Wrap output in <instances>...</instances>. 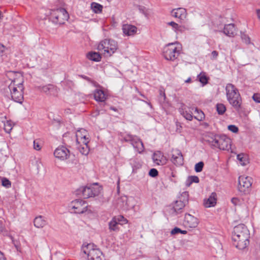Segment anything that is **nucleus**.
Listing matches in <instances>:
<instances>
[{
    "mask_svg": "<svg viewBox=\"0 0 260 260\" xmlns=\"http://www.w3.org/2000/svg\"><path fill=\"white\" fill-rule=\"evenodd\" d=\"M256 12L258 18L260 19V9H257Z\"/></svg>",
    "mask_w": 260,
    "mask_h": 260,
    "instance_id": "56",
    "label": "nucleus"
},
{
    "mask_svg": "<svg viewBox=\"0 0 260 260\" xmlns=\"http://www.w3.org/2000/svg\"><path fill=\"white\" fill-rule=\"evenodd\" d=\"M82 145L78 144L77 148L80 153L85 155H87L89 152V148L88 146V143H82Z\"/></svg>",
    "mask_w": 260,
    "mask_h": 260,
    "instance_id": "30",
    "label": "nucleus"
},
{
    "mask_svg": "<svg viewBox=\"0 0 260 260\" xmlns=\"http://www.w3.org/2000/svg\"><path fill=\"white\" fill-rule=\"evenodd\" d=\"M159 94L160 96H162L164 97V99H166V95L164 90H163L162 89H160Z\"/></svg>",
    "mask_w": 260,
    "mask_h": 260,
    "instance_id": "55",
    "label": "nucleus"
},
{
    "mask_svg": "<svg viewBox=\"0 0 260 260\" xmlns=\"http://www.w3.org/2000/svg\"><path fill=\"white\" fill-rule=\"evenodd\" d=\"M150 106H151V105L150 104V103H149L148 104Z\"/></svg>",
    "mask_w": 260,
    "mask_h": 260,
    "instance_id": "63",
    "label": "nucleus"
},
{
    "mask_svg": "<svg viewBox=\"0 0 260 260\" xmlns=\"http://www.w3.org/2000/svg\"><path fill=\"white\" fill-rule=\"evenodd\" d=\"M113 217L116 218L115 220L118 222L119 224L123 225L128 222L127 219L122 215L115 216Z\"/></svg>",
    "mask_w": 260,
    "mask_h": 260,
    "instance_id": "37",
    "label": "nucleus"
},
{
    "mask_svg": "<svg viewBox=\"0 0 260 260\" xmlns=\"http://www.w3.org/2000/svg\"><path fill=\"white\" fill-rule=\"evenodd\" d=\"M110 109H111V110H113L114 111H117V109L115 107H110Z\"/></svg>",
    "mask_w": 260,
    "mask_h": 260,
    "instance_id": "60",
    "label": "nucleus"
},
{
    "mask_svg": "<svg viewBox=\"0 0 260 260\" xmlns=\"http://www.w3.org/2000/svg\"><path fill=\"white\" fill-rule=\"evenodd\" d=\"M231 202L235 206H236L240 204V201L237 198H233L231 199Z\"/></svg>",
    "mask_w": 260,
    "mask_h": 260,
    "instance_id": "50",
    "label": "nucleus"
},
{
    "mask_svg": "<svg viewBox=\"0 0 260 260\" xmlns=\"http://www.w3.org/2000/svg\"><path fill=\"white\" fill-rule=\"evenodd\" d=\"M88 59L94 61H99L101 59V56L98 52H89L86 55Z\"/></svg>",
    "mask_w": 260,
    "mask_h": 260,
    "instance_id": "29",
    "label": "nucleus"
},
{
    "mask_svg": "<svg viewBox=\"0 0 260 260\" xmlns=\"http://www.w3.org/2000/svg\"><path fill=\"white\" fill-rule=\"evenodd\" d=\"M94 99L98 102H104L106 100V94L102 89H96L94 92Z\"/></svg>",
    "mask_w": 260,
    "mask_h": 260,
    "instance_id": "26",
    "label": "nucleus"
},
{
    "mask_svg": "<svg viewBox=\"0 0 260 260\" xmlns=\"http://www.w3.org/2000/svg\"><path fill=\"white\" fill-rule=\"evenodd\" d=\"M237 157L242 165H246L247 160L244 157L243 155L242 154L237 155Z\"/></svg>",
    "mask_w": 260,
    "mask_h": 260,
    "instance_id": "43",
    "label": "nucleus"
},
{
    "mask_svg": "<svg viewBox=\"0 0 260 260\" xmlns=\"http://www.w3.org/2000/svg\"><path fill=\"white\" fill-rule=\"evenodd\" d=\"M249 231L244 224H239L234 228L232 233L233 244L239 249H244L249 244Z\"/></svg>",
    "mask_w": 260,
    "mask_h": 260,
    "instance_id": "1",
    "label": "nucleus"
},
{
    "mask_svg": "<svg viewBox=\"0 0 260 260\" xmlns=\"http://www.w3.org/2000/svg\"><path fill=\"white\" fill-rule=\"evenodd\" d=\"M123 140L126 142L130 143L139 153L143 152L144 150V145L138 137L127 134L124 137Z\"/></svg>",
    "mask_w": 260,
    "mask_h": 260,
    "instance_id": "11",
    "label": "nucleus"
},
{
    "mask_svg": "<svg viewBox=\"0 0 260 260\" xmlns=\"http://www.w3.org/2000/svg\"><path fill=\"white\" fill-rule=\"evenodd\" d=\"M0 260H6L4 258L3 254L0 251Z\"/></svg>",
    "mask_w": 260,
    "mask_h": 260,
    "instance_id": "57",
    "label": "nucleus"
},
{
    "mask_svg": "<svg viewBox=\"0 0 260 260\" xmlns=\"http://www.w3.org/2000/svg\"><path fill=\"white\" fill-rule=\"evenodd\" d=\"M139 7V11L143 13V14H145V8L144 7H142V6H138Z\"/></svg>",
    "mask_w": 260,
    "mask_h": 260,
    "instance_id": "54",
    "label": "nucleus"
},
{
    "mask_svg": "<svg viewBox=\"0 0 260 260\" xmlns=\"http://www.w3.org/2000/svg\"><path fill=\"white\" fill-rule=\"evenodd\" d=\"M123 32L127 36H133L135 35L137 30V28L131 24H125L122 26Z\"/></svg>",
    "mask_w": 260,
    "mask_h": 260,
    "instance_id": "23",
    "label": "nucleus"
},
{
    "mask_svg": "<svg viewBox=\"0 0 260 260\" xmlns=\"http://www.w3.org/2000/svg\"><path fill=\"white\" fill-rule=\"evenodd\" d=\"M216 204V193L212 192L208 199L204 200V205L206 208L214 206Z\"/></svg>",
    "mask_w": 260,
    "mask_h": 260,
    "instance_id": "24",
    "label": "nucleus"
},
{
    "mask_svg": "<svg viewBox=\"0 0 260 260\" xmlns=\"http://www.w3.org/2000/svg\"><path fill=\"white\" fill-rule=\"evenodd\" d=\"M167 24L171 26L173 29L177 33L178 32H182L183 30V27L182 26L179 25L178 24L174 21L168 22L167 23Z\"/></svg>",
    "mask_w": 260,
    "mask_h": 260,
    "instance_id": "31",
    "label": "nucleus"
},
{
    "mask_svg": "<svg viewBox=\"0 0 260 260\" xmlns=\"http://www.w3.org/2000/svg\"><path fill=\"white\" fill-rule=\"evenodd\" d=\"M34 224L37 228H43L48 224V222L44 217L40 215L34 219Z\"/></svg>",
    "mask_w": 260,
    "mask_h": 260,
    "instance_id": "25",
    "label": "nucleus"
},
{
    "mask_svg": "<svg viewBox=\"0 0 260 260\" xmlns=\"http://www.w3.org/2000/svg\"><path fill=\"white\" fill-rule=\"evenodd\" d=\"M252 99L255 102L257 103H260V94L254 93L253 95Z\"/></svg>",
    "mask_w": 260,
    "mask_h": 260,
    "instance_id": "46",
    "label": "nucleus"
},
{
    "mask_svg": "<svg viewBox=\"0 0 260 260\" xmlns=\"http://www.w3.org/2000/svg\"><path fill=\"white\" fill-rule=\"evenodd\" d=\"M79 76L84 80L87 81L88 82L91 83L95 87H100V85L98 83H97L96 81L92 80L91 78H89L88 77L84 75H80Z\"/></svg>",
    "mask_w": 260,
    "mask_h": 260,
    "instance_id": "38",
    "label": "nucleus"
},
{
    "mask_svg": "<svg viewBox=\"0 0 260 260\" xmlns=\"http://www.w3.org/2000/svg\"><path fill=\"white\" fill-rule=\"evenodd\" d=\"M149 175L152 177H156L158 175V172L156 169H151L149 172Z\"/></svg>",
    "mask_w": 260,
    "mask_h": 260,
    "instance_id": "44",
    "label": "nucleus"
},
{
    "mask_svg": "<svg viewBox=\"0 0 260 260\" xmlns=\"http://www.w3.org/2000/svg\"><path fill=\"white\" fill-rule=\"evenodd\" d=\"M6 233V228L3 222L0 221V234H5Z\"/></svg>",
    "mask_w": 260,
    "mask_h": 260,
    "instance_id": "47",
    "label": "nucleus"
},
{
    "mask_svg": "<svg viewBox=\"0 0 260 260\" xmlns=\"http://www.w3.org/2000/svg\"><path fill=\"white\" fill-rule=\"evenodd\" d=\"M204 164L203 161H200L195 165L194 170L196 172H201L203 169Z\"/></svg>",
    "mask_w": 260,
    "mask_h": 260,
    "instance_id": "41",
    "label": "nucleus"
},
{
    "mask_svg": "<svg viewBox=\"0 0 260 260\" xmlns=\"http://www.w3.org/2000/svg\"><path fill=\"white\" fill-rule=\"evenodd\" d=\"M183 106H184V104H183L182 108H179V112L186 119L191 121L193 117L192 112L190 110L188 111L186 110L185 108H183Z\"/></svg>",
    "mask_w": 260,
    "mask_h": 260,
    "instance_id": "27",
    "label": "nucleus"
},
{
    "mask_svg": "<svg viewBox=\"0 0 260 260\" xmlns=\"http://www.w3.org/2000/svg\"><path fill=\"white\" fill-rule=\"evenodd\" d=\"M69 207L75 213L83 214L87 211L88 205L82 200L76 199L71 202Z\"/></svg>",
    "mask_w": 260,
    "mask_h": 260,
    "instance_id": "12",
    "label": "nucleus"
},
{
    "mask_svg": "<svg viewBox=\"0 0 260 260\" xmlns=\"http://www.w3.org/2000/svg\"><path fill=\"white\" fill-rule=\"evenodd\" d=\"M237 29L233 23H230L224 25L223 32L227 36L234 37L237 35Z\"/></svg>",
    "mask_w": 260,
    "mask_h": 260,
    "instance_id": "21",
    "label": "nucleus"
},
{
    "mask_svg": "<svg viewBox=\"0 0 260 260\" xmlns=\"http://www.w3.org/2000/svg\"><path fill=\"white\" fill-rule=\"evenodd\" d=\"M228 129L233 133H236L238 132V127L235 125H230L228 126Z\"/></svg>",
    "mask_w": 260,
    "mask_h": 260,
    "instance_id": "45",
    "label": "nucleus"
},
{
    "mask_svg": "<svg viewBox=\"0 0 260 260\" xmlns=\"http://www.w3.org/2000/svg\"><path fill=\"white\" fill-rule=\"evenodd\" d=\"M187 233V232L186 231L182 230L181 229V231L180 232V233H181L182 234H184V235L186 234Z\"/></svg>",
    "mask_w": 260,
    "mask_h": 260,
    "instance_id": "58",
    "label": "nucleus"
},
{
    "mask_svg": "<svg viewBox=\"0 0 260 260\" xmlns=\"http://www.w3.org/2000/svg\"><path fill=\"white\" fill-rule=\"evenodd\" d=\"M8 86H6L4 88H3L2 89V93L4 94V95L5 96H7V97H9V96L10 95V94H8L7 95L6 94L7 93V89H6V88Z\"/></svg>",
    "mask_w": 260,
    "mask_h": 260,
    "instance_id": "53",
    "label": "nucleus"
},
{
    "mask_svg": "<svg viewBox=\"0 0 260 260\" xmlns=\"http://www.w3.org/2000/svg\"><path fill=\"white\" fill-rule=\"evenodd\" d=\"M199 223V219L197 217L189 213L185 214L183 222L185 226L190 228H195L197 227Z\"/></svg>",
    "mask_w": 260,
    "mask_h": 260,
    "instance_id": "16",
    "label": "nucleus"
},
{
    "mask_svg": "<svg viewBox=\"0 0 260 260\" xmlns=\"http://www.w3.org/2000/svg\"><path fill=\"white\" fill-rule=\"evenodd\" d=\"M181 50V45L178 42L169 43L164 47L163 55L166 59L174 61L179 56Z\"/></svg>",
    "mask_w": 260,
    "mask_h": 260,
    "instance_id": "5",
    "label": "nucleus"
},
{
    "mask_svg": "<svg viewBox=\"0 0 260 260\" xmlns=\"http://www.w3.org/2000/svg\"><path fill=\"white\" fill-rule=\"evenodd\" d=\"M226 99L230 104L238 112L242 109V100L238 89L233 84L225 86Z\"/></svg>",
    "mask_w": 260,
    "mask_h": 260,
    "instance_id": "2",
    "label": "nucleus"
},
{
    "mask_svg": "<svg viewBox=\"0 0 260 260\" xmlns=\"http://www.w3.org/2000/svg\"><path fill=\"white\" fill-rule=\"evenodd\" d=\"M188 194L184 192L181 194L180 200L176 201L173 207L171 209L172 215H177L182 212V209L188 202Z\"/></svg>",
    "mask_w": 260,
    "mask_h": 260,
    "instance_id": "10",
    "label": "nucleus"
},
{
    "mask_svg": "<svg viewBox=\"0 0 260 260\" xmlns=\"http://www.w3.org/2000/svg\"><path fill=\"white\" fill-rule=\"evenodd\" d=\"M194 114L196 115L193 117L199 121H201L205 118L204 113L202 110L198 109L197 108L194 109Z\"/></svg>",
    "mask_w": 260,
    "mask_h": 260,
    "instance_id": "33",
    "label": "nucleus"
},
{
    "mask_svg": "<svg viewBox=\"0 0 260 260\" xmlns=\"http://www.w3.org/2000/svg\"><path fill=\"white\" fill-rule=\"evenodd\" d=\"M94 260H105V258H104V256H102L101 257H100V258H99L98 259H95Z\"/></svg>",
    "mask_w": 260,
    "mask_h": 260,
    "instance_id": "59",
    "label": "nucleus"
},
{
    "mask_svg": "<svg viewBox=\"0 0 260 260\" xmlns=\"http://www.w3.org/2000/svg\"><path fill=\"white\" fill-rule=\"evenodd\" d=\"M6 49V47L0 43V54H3L5 52Z\"/></svg>",
    "mask_w": 260,
    "mask_h": 260,
    "instance_id": "51",
    "label": "nucleus"
},
{
    "mask_svg": "<svg viewBox=\"0 0 260 260\" xmlns=\"http://www.w3.org/2000/svg\"><path fill=\"white\" fill-rule=\"evenodd\" d=\"M186 83H189L191 82V78H188L185 81Z\"/></svg>",
    "mask_w": 260,
    "mask_h": 260,
    "instance_id": "61",
    "label": "nucleus"
},
{
    "mask_svg": "<svg viewBox=\"0 0 260 260\" xmlns=\"http://www.w3.org/2000/svg\"><path fill=\"white\" fill-rule=\"evenodd\" d=\"M212 58L216 59L218 55V53L217 51H213L211 53Z\"/></svg>",
    "mask_w": 260,
    "mask_h": 260,
    "instance_id": "52",
    "label": "nucleus"
},
{
    "mask_svg": "<svg viewBox=\"0 0 260 260\" xmlns=\"http://www.w3.org/2000/svg\"><path fill=\"white\" fill-rule=\"evenodd\" d=\"M2 184L3 186L6 187V188H10L11 186V183L10 181H9L6 178H3L2 180Z\"/></svg>",
    "mask_w": 260,
    "mask_h": 260,
    "instance_id": "42",
    "label": "nucleus"
},
{
    "mask_svg": "<svg viewBox=\"0 0 260 260\" xmlns=\"http://www.w3.org/2000/svg\"><path fill=\"white\" fill-rule=\"evenodd\" d=\"M199 182V178L197 176H189L186 181V185L189 186L192 183H198Z\"/></svg>",
    "mask_w": 260,
    "mask_h": 260,
    "instance_id": "36",
    "label": "nucleus"
},
{
    "mask_svg": "<svg viewBox=\"0 0 260 260\" xmlns=\"http://www.w3.org/2000/svg\"><path fill=\"white\" fill-rule=\"evenodd\" d=\"M171 15L175 18L183 20L186 17L187 13L185 9L178 8L173 9L171 12Z\"/></svg>",
    "mask_w": 260,
    "mask_h": 260,
    "instance_id": "19",
    "label": "nucleus"
},
{
    "mask_svg": "<svg viewBox=\"0 0 260 260\" xmlns=\"http://www.w3.org/2000/svg\"><path fill=\"white\" fill-rule=\"evenodd\" d=\"M212 146L223 150H229L231 148V140L225 135H216L208 140Z\"/></svg>",
    "mask_w": 260,
    "mask_h": 260,
    "instance_id": "4",
    "label": "nucleus"
},
{
    "mask_svg": "<svg viewBox=\"0 0 260 260\" xmlns=\"http://www.w3.org/2000/svg\"><path fill=\"white\" fill-rule=\"evenodd\" d=\"M181 231V229L178 227L174 228L172 231H171V234L172 235H174L180 233V232Z\"/></svg>",
    "mask_w": 260,
    "mask_h": 260,
    "instance_id": "48",
    "label": "nucleus"
},
{
    "mask_svg": "<svg viewBox=\"0 0 260 260\" xmlns=\"http://www.w3.org/2000/svg\"><path fill=\"white\" fill-rule=\"evenodd\" d=\"M171 160L173 164L177 166H181L183 164V157L181 152L176 150L172 154Z\"/></svg>",
    "mask_w": 260,
    "mask_h": 260,
    "instance_id": "22",
    "label": "nucleus"
},
{
    "mask_svg": "<svg viewBox=\"0 0 260 260\" xmlns=\"http://www.w3.org/2000/svg\"><path fill=\"white\" fill-rule=\"evenodd\" d=\"M152 159L153 162L157 165L163 166L167 163L168 159L164 154L157 151L155 152L152 156Z\"/></svg>",
    "mask_w": 260,
    "mask_h": 260,
    "instance_id": "17",
    "label": "nucleus"
},
{
    "mask_svg": "<svg viewBox=\"0 0 260 260\" xmlns=\"http://www.w3.org/2000/svg\"><path fill=\"white\" fill-rule=\"evenodd\" d=\"M15 79L12 80L6 88L7 95L11 94L12 99L17 103H22L23 101V82L16 84Z\"/></svg>",
    "mask_w": 260,
    "mask_h": 260,
    "instance_id": "3",
    "label": "nucleus"
},
{
    "mask_svg": "<svg viewBox=\"0 0 260 260\" xmlns=\"http://www.w3.org/2000/svg\"><path fill=\"white\" fill-rule=\"evenodd\" d=\"M36 89L41 92H43L48 95L56 96L58 90L57 87L53 84H49L44 86H37Z\"/></svg>",
    "mask_w": 260,
    "mask_h": 260,
    "instance_id": "14",
    "label": "nucleus"
},
{
    "mask_svg": "<svg viewBox=\"0 0 260 260\" xmlns=\"http://www.w3.org/2000/svg\"><path fill=\"white\" fill-rule=\"evenodd\" d=\"M99 51H104L105 54L111 56L117 49V43L114 40L105 39L100 42L98 46Z\"/></svg>",
    "mask_w": 260,
    "mask_h": 260,
    "instance_id": "8",
    "label": "nucleus"
},
{
    "mask_svg": "<svg viewBox=\"0 0 260 260\" xmlns=\"http://www.w3.org/2000/svg\"><path fill=\"white\" fill-rule=\"evenodd\" d=\"M102 190V187L98 185L97 183H93L89 186H83L78 190V193H81L84 199L94 198L98 196Z\"/></svg>",
    "mask_w": 260,
    "mask_h": 260,
    "instance_id": "6",
    "label": "nucleus"
},
{
    "mask_svg": "<svg viewBox=\"0 0 260 260\" xmlns=\"http://www.w3.org/2000/svg\"><path fill=\"white\" fill-rule=\"evenodd\" d=\"M115 219V218L113 217L111 220L108 223L109 229L110 232H118L119 230V224Z\"/></svg>",
    "mask_w": 260,
    "mask_h": 260,
    "instance_id": "28",
    "label": "nucleus"
},
{
    "mask_svg": "<svg viewBox=\"0 0 260 260\" xmlns=\"http://www.w3.org/2000/svg\"><path fill=\"white\" fill-rule=\"evenodd\" d=\"M198 78L199 81L203 84L206 85L208 82L209 78L205 75V73L202 72L198 75Z\"/></svg>",
    "mask_w": 260,
    "mask_h": 260,
    "instance_id": "34",
    "label": "nucleus"
},
{
    "mask_svg": "<svg viewBox=\"0 0 260 260\" xmlns=\"http://www.w3.org/2000/svg\"><path fill=\"white\" fill-rule=\"evenodd\" d=\"M54 155L56 158L64 160L69 158L70 151L63 146L58 147L55 150Z\"/></svg>",
    "mask_w": 260,
    "mask_h": 260,
    "instance_id": "15",
    "label": "nucleus"
},
{
    "mask_svg": "<svg viewBox=\"0 0 260 260\" xmlns=\"http://www.w3.org/2000/svg\"><path fill=\"white\" fill-rule=\"evenodd\" d=\"M172 175L173 177H175V175L173 174V173H172Z\"/></svg>",
    "mask_w": 260,
    "mask_h": 260,
    "instance_id": "62",
    "label": "nucleus"
},
{
    "mask_svg": "<svg viewBox=\"0 0 260 260\" xmlns=\"http://www.w3.org/2000/svg\"><path fill=\"white\" fill-rule=\"evenodd\" d=\"M252 179L248 176H241L239 177L238 189L241 192L246 193L252 185Z\"/></svg>",
    "mask_w": 260,
    "mask_h": 260,
    "instance_id": "13",
    "label": "nucleus"
},
{
    "mask_svg": "<svg viewBox=\"0 0 260 260\" xmlns=\"http://www.w3.org/2000/svg\"><path fill=\"white\" fill-rule=\"evenodd\" d=\"M216 107L219 115H223L226 111V107L223 104L218 103L216 105Z\"/></svg>",
    "mask_w": 260,
    "mask_h": 260,
    "instance_id": "35",
    "label": "nucleus"
},
{
    "mask_svg": "<svg viewBox=\"0 0 260 260\" xmlns=\"http://www.w3.org/2000/svg\"><path fill=\"white\" fill-rule=\"evenodd\" d=\"M116 204L117 208L122 210H127L130 208L128 203V198L126 196L118 198L117 200Z\"/></svg>",
    "mask_w": 260,
    "mask_h": 260,
    "instance_id": "18",
    "label": "nucleus"
},
{
    "mask_svg": "<svg viewBox=\"0 0 260 260\" xmlns=\"http://www.w3.org/2000/svg\"><path fill=\"white\" fill-rule=\"evenodd\" d=\"M82 251L87 255L88 260H94L104 256L101 251L93 244H88L83 247Z\"/></svg>",
    "mask_w": 260,
    "mask_h": 260,
    "instance_id": "9",
    "label": "nucleus"
},
{
    "mask_svg": "<svg viewBox=\"0 0 260 260\" xmlns=\"http://www.w3.org/2000/svg\"><path fill=\"white\" fill-rule=\"evenodd\" d=\"M34 148L36 150H40L41 149V146L36 140L34 141Z\"/></svg>",
    "mask_w": 260,
    "mask_h": 260,
    "instance_id": "49",
    "label": "nucleus"
},
{
    "mask_svg": "<svg viewBox=\"0 0 260 260\" xmlns=\"http://www.w3.org/2000/svg\"><path fill=\"white\" fill-rule=\"evenodd\" d=\"M69 14L63 8L51 10L50 19L55 24H62L69 18Z\"/></svg>",
    "mask_w": 260,
    "mask_h": 260,
    "instance_id": "7",
    "label": "nucleus"
},
{
    "mask_svg": "<svg viewBox=\"0 0 260 260\" xmlns=\"http://www.w3.org/2000/svg\"><path fill=\"white\" fill-rule=\"evenodd\" d=\"M4 130L6 133H9L11 129H12V123L11 121L7 120L6 122L4 123Z\"/></svg>",
    "mask_w": 260,
    "mask_h": 260,
    "instance_id": "39",
    "label": "nucleus"
},
{
    "mask_svg": "<svg viewBox=\"0 0 260 260\" xmlns=\"http://www.w3.org/2000/svg\"><path fill=\"white\" fill-rule=\"evenodd\" d=\"M241 38L245 44H250L251 43L250 37L244 32H241Z\"/></svg>",
    "mask_w": 260,
    "mask_h": 260,
    "instance_id": "40",
    "label": "nucleus"
},
{
    "mask_svg": "<svg viewBox=\"0 0 260 260\" xmlns=\"http://www.w3.org/2000/svg\"><path fill=\"white\" fill-rule=\"evenodd\" d=\"M91 8L95 13H100L102 11L103 6L98 3L92 2L91 4Z\"/></svg>",
    "mask_w": 260,
    "mask_h": 260,
    "instance_id": "32",
    "label": "nucleus"
},
{
    "mask_svg": "<svg viewBox=\"0 0 260 260\" xmlns=\"http://www.w3.org/2000/svg\"><path fill=\"white\" fill-rule=\"evenodd\" d=\"M87 132L84 129L78 130L76 134V143L79 144L81 143H88V138H86Z\"/></svg>",
    "mask_w": 260,
    "mask_h": 260,
    "instance_id": "20",
    "label": "nucleus"
}]
</instances>
